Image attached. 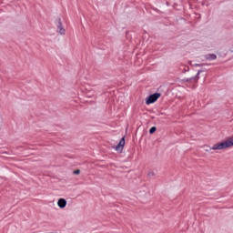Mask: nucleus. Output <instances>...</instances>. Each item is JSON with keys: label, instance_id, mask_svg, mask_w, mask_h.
<instances>
[{"label": "nucleus", "instance_id": "f8f14e48", "mask_svg": "<svg viewBox=\"0 0 233 233\" xmlns=\"http://www.w3.org/2000/svg\"><path fill=\"white\" fill-rule=\"evenodd\" d=\"M167 6H168V2H166Z\"/></svg>", "mask_w": 233, "mask_h": 233}, {"label": "nucleus", "instance_id": "9d476101", "mask_svg": "<svg viewBox=\"0 0 233 233\" xmlns=\"http://www.w3.org/2000/svg\"><path fill=\"white\" fill-rule=\"evenodd\" d=\"M183 83H190V78L182 79Z\"/></svg>", "mask_w": 233, "mask_h": 233}, {"label": "nucleus", "instance_id": "20e7f679", "mask_svg": "<svg viewBox=\"0 0 233 233\" xmlns=\"http://www.w3.org/2000/svg\"><path fill=\"white\" fill-rule=\"evenodd\" d=\"M124 147H125V137H123L120 139L118 145L116 147V150L117 152H123V148H124Z\"/></svg>", "mask_w": 233, "mask_h": 233}, {"label": "nucleus", "instance_id": "7ed1b4c3", "mask_svg": "<svg viewBox=\"0 0 233 233\" xmlns=\"http://www.w3.org/2000/svg\"><path fill=\"white\" fill-rule=\"evenodd\" d=\"M56 25L58 34H60V35H65L66 34V30L63 27V22H61V18H56Z\"/></svg>", "mask_w": 233, "mask_h": 233}, {"label": "nucleus", "instance_id": "0eeeda50", "mask_svg": "<svg viewBox=\"0 0 233 233\" xmlns=\"http://www.w3.org/2000/svg\"><path fill=\"white\" fill-rule=\"evenodd\" d=\"M57 206L59 207V208H65V207H66V199L59 198L57 201Z\"/></svg>", "mask_w": 233, "mask_h": 233}, {"label": "nucleus", "instance_id": "39448f33", "mask_svg": "<svg viewBox=\"0 0 233 233\" xmlns=\"http://www.w3.org/2000/svg\"><path fill=\"white\" fill-rule=\"evenodd\" d=\"M205 59H207V61H216L218 56L216 54H208L205 56Z\"/></svg>", "mask_w": 233, "mask_h": 233}, {"label": "nucleus", "instance_id": "f257e3e1", "mask_svg": "<svg viewBox=\"0 0 233 233\" xmlns=\"http://www.w3.org/2000/svg\"><path fill=\"white\" fill-rule=\"evenodd\" d=\"M230 147H233V137L224 142L214 144L211 150H225V148H230Z\"/></svg>", "mask_w": 233, "mask_h": 233}, {"label": "nucleus", "instance_id": "6e6552de", "mask_svg": "<svg viewBox=\"0 0 233 233\" xmlns=\"http://www.w3.org/2000/svg\"><path fill=\"white\" fill-rule=\"evenodd\" d=\"M156 130H157V127H152L149 129V134H154V133L156 132Z\"/></svg>", "mask_w": 233, "mask_h": 233}, {"label": "nucleus", "instance_id": "9b49d317", "mask_svg": "<svg viewBox=\"0 0 233 233\" xmlns=\"http://www.w3.org/2000/svg\"><path fill=\"white\" fill-rule=\"evenodd\" d=\"M73 174H75V175H79V174H81V170L76 169V170H75V171L73 172Z\"/></svg>", "mask_w": 233, "mask_h": 233}, {"label": "nucleus", "instance_id": "423d86ee", "mask_svg": "<svg viewBox=\"0 0 233 233\" xmlns=\"http://www.w3.org/2000/svg\"><path fill=\"white\" fill-rule=\"evenodd\" d=\"M201 72H203V70H198L195 76L189 77L190 83H198V81H199V74H201Z\"/></svg>", "mask_w": 233, "mask_h": 233}, {"label": "nucleus", "instance_id": "1a4fd4ad", "mask_svg": "<svg viewBox=\"0 0 233 233\" xmlns=\"http://www.w3.org/2000/svg\"><path fill=\"white\" fill-rule=\"evenodd\" d=\"M194 66H207V64H194Z\"/></svg>", "mask_w": 233, "mask_h": 233}, {"label": "nucleus", "instance_id": "f03ea898", "mask_svg": "<svg viewBox=\"0 0 233 233\" xmlns=\"http://www.w3.org/2000/svg\"><path fill=\"white\" fill-rule=\"evenodd\" d=\"M161 97L160 93H154L153 95H150L147 100H146V105H152L157 101Z\"/></svg>", "mask_w": 233, "mask_h": 233}, {"label": "nucleus", "instance_id": "ddd939ff", "mask_svg": "<svg viewBox=\"0 0 233 233\" xmlns=\"http://www.w3.org/2000/svg\"><path fill=\"white\" fill-rule=\"evenodd\" d=\"M204 5H205V2H202V6H204Z\"/></svg>", "mask_w": 233, "mask_h": 233}]
</instances>
